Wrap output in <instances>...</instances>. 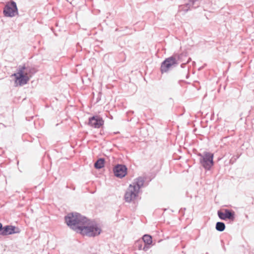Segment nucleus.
<instances>
[{
    "mask_svg": "<svg viewBox=\"0 0 254 254\" xmlns=\"http://www.w3.org/2000/svg\"><path fill=\"white\" fill-rule=\"evenodd\" d=\"M176 64L175 58L170 57L166 59L161 64V71L162 73L166 72L173 65Z\"/></svg>",
    "mask_w": 254,
    "mask_h": 254,
    "instance_id": "6",
    "label": "nucleus"
},
{
    "mask_svg": "<svg viewBox=\"0 0 254 254\" xmlns=\"http://www.w3.org/2000/svg\"><path fill=\"white\" fill-rule=\"evenodd\" d=\"M143 185V180L142 178L137 179L127 188L125 194V199L126 202L133 201L138 196L140 189Z\"/></svg>",
    "mask_w": 254,
    "mask_h": 254,
    "instance_id": "2",
    "label": "nucleus"
},
{
    "mask_svg": "<svg viewBox=\"0 0 254 254\" xmlns=\"http://www.w3.org/2000/svg\"><path fill=\"white\" fill-rule=\"evenodd\" d=\"M218 215L219 218L223 220L228 219L233 220L234 219V212L227 209H225L224 211H218Z\"/></svg>",
    "mask_w": 254,
    "mask_h": 254,
    "instance_id": "10",
    "label": "nucleus"
},
{
    "mask_svg": "<svg viewBox=\"0 0 254 254\" xmlns=\"http://www.w3.org/2000/svg\"><path fill=\"white\" fill-rule=\"evenodd\" d=\"M213 154L206 152L204 154L202 159L201 160L202 165L206 169H209L213 165Z\"/></svg>",
    "mask_w": 254,
    "mask_h": 254,
    "instance_id": "5",
    "label": "nucleus"
},
{
    "mask_svg": "<svg viewBox=\"0 0 254 254\" xmlns=\"http://www.w3.org/2000/svg\"><path fill=\"white\" fill-rule=\"evenodd\" d=\"M225 228V225L223 222H217L216 225V229L219 231H223Z\"/></svg>",
    "mask_w": 254,
    "mask_h": 254,
    "instance_id": "13",
    "label": "nucleus"
},
{
    "mask_svg": "<svg viewBox=\"0 0 254 254\" xmlns=\"http://www.w3.org/2000/svg\"><path fill=\"white\" fill-rule=\"evenodd\" d=\"M143 250L144 251H146V247H144V248H143Z\"/></svg>",
    "mask_w": 254,
    "mask_h": 254,
    "instance_id": "16",
    "label": "nucleus"
},
{
    "mask_svg": "<svg viewBox=\"0 0 254 254\" xmlns=\"http://www.w3.org/2000/svg\"><path fill=\"white\" fill-rule=\"evenodd\" d=\"M104 121L99 116H94L89 119V125L95 128H100L104 125Z\"/></svg>",
    "mask_w": 254,
    "mask_h": 254,
    "instance_id": "8",
    "label": "nucleus"
},
{
    "mask_svg": "<svg viewBox=\"0 0 254 254\" xmlns=\"http://www.w3.org/2000/svg\"><path fill=\"white\" fill-rule=\"evenodd\" d=\"M190 1H194V0H190Z\"/></svg>",
    "mask_w": 254,
    "mask_h": 254,
    "instance_id": "17",
    "label": "nucleus"
},
{
    "mask_svg": "<svg viewBox=\"0 0 254 254\" xmlns=\"http://www.w3.org/2000/svg\"><path fill=\"white\" fill-rule=\"evenodd\" d=\"M12 76L15 77V83L20 86L25 84L31 76L30 69L25 66L20 67L18 71Z\"/></svg>",
    "mask_w": 254,
    "mask_h": 254,
    "instance_id": "3",
    "label": "nucleus"
},
{
    "mask_svg": "<svg viewBox=\"0 0 254 254\" xmlns=\"http://www.w3.org/2000/svg\"><path fill=\"white\" fill-rule=\"evenodd\" d=\"M3 13L6 16L12 17L17 13V8L15 2L11 1L5 6Z\"/></svg>",
    "mask_w": 254,
    "mask_h": 254,
    "instance_id": "4",
    "label": "nucleus"
},
{
    "mask_svg": "<svg viewBox=\"0 0 254 254\" xmlns=\"http://www.w3.org/2000/svg\"><path fill=\"white\" fill-rule=\"evenodd\" d=\"M2 228H3V227L2 226V224H1V223H0V231H1Z\"/></svg>",
    "mask_w": 254,
    "mask_h": 254,
    "instance_id": "15",
    "label": "nucleus"
},
{
    "mask_svg": "<svg viewBox=\"0 0 254 254\" xmlns=\"http://www.w3.org/2000/svg\"><path fill=\"white\" fill-rule=\"evenodd\" d=\"M127 170L125 166L118 165L114 169L115 175L118 177L123 178L127 174Z\"/></svg>",
    "mask_w": 254,
    "mask_h": 254,
    "instance_id": "9",
    "label": "nucleus"
},
{
    "mask_svg": "<svg viewBox=\"0 0 254 254\" xmlns=\"http://www.w3.org/2000/svg\"><path fill=\"white\" fill-rule=\"evenodd\" d=\"M136 246L138 247V250H140L142 249V242L138 241L135 244Z\"/></svg>",
    "mask_w": 254,
    "mask_h": 254,
    "instance_id": "14",
    "label": "nucleus"
},
{
    "mask_svg": "<svg viewBox=\"0 0 254 254\" xmlns=\"http://www.w3.org/2000/svg\"><path fill=\"white\" fill-rule=\"evenodd\" d=\"M20 231L18 228L11 225H8L3 227L2 230L0 231V235L3 236L11 235L15 233H19Z\"/></svg>",
    "mask_w": 254,
    "mask_h": 254,
    "instance_id": "7",
    "label": "nucleus"
},
{
    "mask_svg": "<svg viewBox=\"0 0 254 254\" xmlns=\"http://www.w3.org/2000/svg\"><path fill=\"white\" fill-rule=\"evenodd\" d=\"M142 239L144 242L147 245H151L152 242V237L150 235H144Z\"/></svg>",
    "mask_w": 254,
    "mask_h": 254,
    "instance_id": "12",
    "label": "nucleus"
},
{
    "mask_svg": "<svg viewBox=\"0 0 254 254\" xmlns=\"http://www.w3.org/2000/svg\"><path fill=\"white\" fill-rule=\"evenodd\" d=\"M104 166V160L103 159H98L94 164V167L96 169H101Z\"/></svg>",
    "mask_w": 254,
    "mask_h": 254,
    "instance_id": "11",
    "label": "nucleus"
},
{
    "mask_svg": "<svg viewBox=\"0 0 254 254\" xmlns=\"http://www.w3.org/2000/svg\"><path fill=\"white\" fill-rule=\"evenodd\" d=\"M67 225L83 236H95L100 234L101 230L87 218L78 213H70L65 217Z\"/></svg>",
    "mask_w": 254,
    "mask_h": 254,
    "instance_id": "1",
    "label": "nucleus"
}]
</instances>
